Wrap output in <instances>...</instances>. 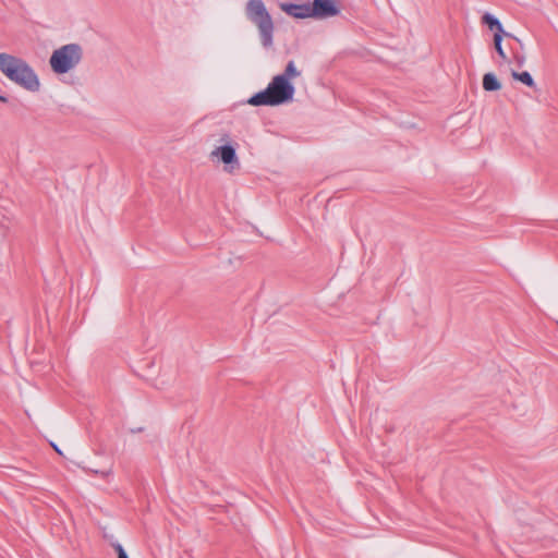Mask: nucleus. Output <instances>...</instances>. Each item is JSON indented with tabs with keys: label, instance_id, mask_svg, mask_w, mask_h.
Returning <instances> with one entry per match:
<instances>
[{
	"label": "nucleus",
	"instance_id": "obj_7",
	"mask_svg": "<svg viewBox=\"0 0 558 558\" xmlns=\"http://www.w3.org/2000/svg\"><path fill=\"white\" fill-rule=\"evenodd\" d=\"M279 8L282 12L286 14L294 17V19H308L312 17V4L304 3V4H295V3H286L281 2L279 3Z\"/></svg>",
	"mask_w": 558,
	"mask_h": 558
},
{
	"label": "nucleus",
	"instance_id": "obj_9",
	"mask_svg": "<svg viewBox=\"0 0 558 558\" xmlns=\"http://www.w3.org/2000/svg\"><path fill=\"white\" fill-rule=\"evenodd\" d=\"M483 23L486 24L490 29H496V33H499L500 35L505 33L499 20L489 13H485L483 15Z\"/></svg>",
	"mask_w": 558,
	"mask_h": 558
},
{
	"label": "nucleus",
	"instance_id": "obj_13",
	"mask_svg": "<svg viewBox=\"0 0 558 558\" xmlns=\"http://www.w3.org/2000/svg\"><path fill=\"white\" fill-rule=\"evenodd\" d=\"M85 472L87 473H92V474H96V475H100L101 477H109L111 474H112V469H108V470H104V471H98V470H93V469H84Z\"/></svg>",
	"mask_w": 558,
	"mask_h": 558
},
{
	"label": "nucleus",
	"instance_id": "obj_10",
	"mask_svg": "<svg viewBox=\"0 0 558 558\" xmlns=\"http://www.w3.org/2000/svg\"><path fill=\"white\" fill-rule=\"evenodd\" d=\"M301 75V72L296 69L294 61H289L286 65L284 72L282 74H278V76H283L287 82H290L293 78H296Z\"/></svg>",
	"mask_w": 558,
	"mask_h": 558
},
{
	"label": "nucleus",
	"instance_id": "obj_8",
	"mask_svg": "<svg viewBox=\"0 0 558 558\" xmlns=\"http://www.w3.org/2000/svg\"><path fill=\"white\" fill-rule=\"evenodd\" d=\"M483 87L487 92H495L501 88V84L493 73L483 76Z\"/></svg>",
	"mask_w": 558,
	"mask_h": 558
},
{
	"label": "nucleus",
	"instance_id": "obj_15",
	"mask_svg": "<svg viewBox=\"0 0 558 558\" xmlns=\"http://www.w3.org/2000/svg\"><path fill=\"white\" fill-rule=\"evenodd\" d=\"M51 447H52V448L56 450V452H57V453H59L60 456H62V454H63V453H62V451L59 449V447H58L56 444L51 442Z\"/></svg>",
	"mask_w": 558,
	"mask_h": 558
},
{
	"label": "nucleus",
	"instance_id": "obj_14",
	"mask_svg": "<svg viewBox=\"0 0 558 558\" xmlns=\"http://www.w3.org/2000/svg\"><path fill=\"white\" fill-rule=\"evenodd\" d=\"M113 547L118 554V558H129L121 544H114Z\"/></svg>",
	"mask_w": 558,
	"mask_h": 558
},
{
	"label": "nucleus",
	"instance_id": "obj_2",
	"mask_svg": "<svg viewBox=\"0 0 558 558\" xmlns=\"http://www.w3.org/2000/svg\"><path fill=\"white\" fill-rule=\"evenodd\" d=\"M295 88L283 76H274L266 89L253 95L247 102L251 106H279L293 99Z\"/></svg>",
	"mask_w": 558,
	"mask_h": 558
},
{
	"label": "nucleus",
	"instance_id": "obj_17",
	"mask_svg": "<svg viewBox=\"0 0 558 558\" xmlns=\"http://www.w3.org/2000/svg\"><path fill=\"white\" fill-rule=\"evenodd\" d=\"M524 59H519V64L521 65L523 63Z\"/></svg>",
	"mask_w": 558,
	"mask_h": 558
},
{
	"label": "nucleus",
	"instance_id": "obj_3",
	"mask_svg": "<svg viewBox=\"0 0 558 558\" xmlns=\"http://www.w3.org/2000/svg\"><path fill=\"white\" fill-rule=\"evenodd\" d=\"M246 19L256 26L260 44L265 49L274 46L275 24L263 0H247L245 4Z\"/></svg>",
	"mask_w": 558,
	"mask_h": 558
},
{
	"label": "nucleus",
	"instance_id": "obj_12",
	"mask_svg": "<svg viewBox=\"0 0 558 558\" xmlns=\"http://www.w3.org/2000/svg\"><path fill=\"white\" fill-rule=\"evenodd\" d=\"M501 41H502V35H500L499 33H495V35H494L495 49H496L497 53L499 54V57L505 60V59H507V56L502 49Z\"/></svg>",
	"mask_w": 558,
	"mask_h": 558
},
{
	"label": "nucleus",
	"instance_id": "obj_4",
	"mask_svg": "<svg viewBox=\"0 0 558 558\" xmlns=\"http://www.w3.org/2000/svg\"><path fill=\"white\" fill-rule=\"evenodd\" d=\"M82 57L83 49L78 44H68L52 52L49 64L56 74H65L80 64Z\"/></svg>",
	"mask_w": 558,
	"mask_h": 558
},
{
	"label": "nucleus",
	"instance_id": "obj_11",
	"mask_svg": "<svg viewBox=\"0 0 558 558\" xmlns=\"http://www.w3.org/2000/svg\"><path fill=\"white\" fill-rule=\"evenodd\" d=\"M512 77L514 80L520 81L521 83L525 84L526 86H530V87L535 86L532 75L526 71L521 72V73L512 71Z\"/></svg>",
	"mask_w": 558,
	"mask_h": 558
},
{
	"label": "nucleus",
	"instance_id": "obj_6",
	"mask_svg": "<svg viewBox=\"0 0 558 558\" xmlns=\"http://www.w3.org/2000/svg\"><path fill=\"white\" fill-rule=\"evenodd\" d=\"M211 158H219L225 165L229 166L227 168L228 171H232L234 168L240 167V161L236 156L235 149L231 145H222L219 147H216L210 153Z\"/></svg>",
	"mask_w": 558,
	"mask_h": 558
},
{
	"label": "nucleus",
	"instance_id": "obj_1",
	"mask_svg": "<svg viewBox=\"0 0 558 558\" xmlns=\"http://www.w3.org/2000/svg\"><path fill=\"white\" fill-rule=\"evenodd\" d=\"M0 72L11 82L20 85L26 90H39L40 82L37 74L31 65L21 58L1 52Z\"/></svg>",
	"mask_w": 558,
	"mask_h": 558
},
{
	"label": "nucleus",
	"instance_id": "obj_16",
	"mask_svg": "<svg viewBox=\"0 0 558 558\" xmlns=\"http://www.w3.org/2000/svg\"><path fill=\"white\" fill-rule=\"evenodd\" d=\"M1 102H8V98L5 96L0 95Z\"/></svg>",
	"mask_w": 558,
	"mask_h": 558
},
{
	"label": "nucleus",
	"instance_id": "obj_5",
	"mask_svg": "<svg viewBox=\"0 0 558 558\" xmlns=\"http://www.w3.org/2000/svg\"><path fill=\"white\" fill-rule=\"evenodd\" d=\"M311 12L312 19L325 20L337 16L340 13V9L333 0H313Z\"/></svg>",
	"mask_w": 558,
	"mask_h": 558
}]
</instances>
